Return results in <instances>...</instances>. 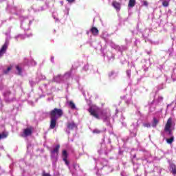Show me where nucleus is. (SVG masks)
<instances>
[{
	"mask_svg": "<svg viewBox=\"0 0 176 176\" xmlns=\"http://www.w3.org/2000/svg\"><path fill=\"white\" fill-rule=\"evenodd\" d=\"M63 115H64V112L61 109L54 108L50 112V129H51L52 130H53V129H56V126L57 124V120L58 119V118H61Z\"/></svg>",
	"mask_w": 176,
	"mask_h": 176,
	"instance_id": "f257e3e1",
	"label": "nucleus"
},
{
	"mask_svg": "<svg viewBox=\"0 0 176 176\" xmlns=\"http://www.w3.org/2000/svg\"><path fill=\"white\" fill-rule=\"evenodd\" d=\"M173 126V118H169L166 122V124H165L164 131L165 133H168L169 135H173V130H171V127Z\"/></svg>",
	"mask_w": 176,
	"mask_h": 176,
	"instance_id": "f03ea898",
	"label": "nucleus"
},
{
	"mask_svg": "<svg viewBox=\"0 0 176 176\" xmlns=\"http://www.w3.org/2000/svg\"><path fill=\"white\" fill-rule=\"evenodd\" d=\"M62 157L65 164L66 166H69V162L68 161V152L66 150H63L62 152Z\"/></svg>",
	"mask_w": 176,
	"mask_h": 176,
	"instance_id": "7ed1b4c3",
	"label": "nucleus"
},
{
	"mask_svg": "<svg viewBox=\"0 0 176 176\" xmlns=\"http://www.w3.org/2000/svg\"><path fill=\"white\" fill-rule=\"evenodd\" d=\"M88 112H89L91 116H94V118H96V119H100V116H98V113H97V111L93 109V107H89Z\"/></svg>",
	"mask_w": 176,
	"mask_h": 176,
	"instance_id": "20e7f679",
	"label": "nucleus"
},
{
	"mask_svg": "<svg viewBox=\"0 0 176 176\" xmlns=\"http://www.w3.org/2000/svg\"><path fill=\"white\" fill-rule=\"evenodd\" d=\"M32 134V128H27L23 130V134L21 135V137H28Z\"/></svg>",
	"mask_w": 176,
	"mask_h": 176,
	"instance_id": "39448f33",
	"label": "nucleus"
},
{
	"mask_svg": "<svg viewBox=\"0 0 176 176\" xmlns=\"http://www.w3.org/2000/svg\"><path fill=\"white\" fill-rule=\"evenodd\" d=\"M67 126L69 130H74V129H77L78 127L76 124H75L74 122H67Z\"/></svg>",
	"mask_w": 176,
	"mask_h": 176,
	"instance_id": "423d86ee",
	"label": "nucleus"
},
{
	"mask_svg": "<svg viewBox=\"0 0 176 176\" xmlns=\"http://www.w3.org/2000/svg\"><path fill=\"white\" fill-rule=\"evenodd\" d=\"M8 50V45L5 43L0 50V57H2L5 53H6V50Z\"/></svg>",
	"mask_w": 176,
	"mask_h": 176,
	"instance_id": "0eeeda50",
	"label": "nucleus"
},
{
	"mask_svg": "<svg viewBox=\"0 0 176 176\" xmlns=\"http://www.w3.org/2000/svg\"><path fill=\"white\" fill-rule=\"evenodd\" d=\"M91 34L94 36H97V35H98L100 31L98 30V29H97V28L96 27H92L90 30Z\"/></svg>",
	"mask_w": 176,
	"mask_h": 176,
	"instance_id": "6e6552de",
	"label": "nucleus"
},
{
	"mask_svg": "<svg viewBox=\"0 0 176 176\" xmlns=\"http://www.w3.org/2000/svg\"><path fill=\"white\" fill-rule=\"evenodd\" d=\"M112 5H113V8H115V9H116V10H118V11L120 10V3L117 2V1H113L112 3Z\"/></svg>",
	"mask_w": 176,
	"mask_h": 176,
	"instance_id": "1a4fd4ad",
	"label": "nucleus"
},
{
	"mask_svg": "<svg viewBox=\"0 0 176 176\" xmlns=\"http://www.w3.org/2000/svg\"><path fill=\"white\" fill-rule=\"evenodd\" d=\"M63 76L61 75H58L54 77V81L59 83V82H61L63 80Z\"/></svg>",
	"mask_w": 176,
	"mask_h": 176,
	"instance_id": "9d476101",
	"label": "nucleus"
},
{
	"mask_svg": "<svg viewBox=\"0 0 176 176\" xmlns=\"http://www.w3.org/2000/svg\"><path fill=\"white\" fill-rule=\"evenodd\" d=\"M170 170H171L172 174H173V175H176V166H175V164H170Z\"/></svg>",
	"mask_w": 176,
	"mask_h": 176,
	"instance_id": "9b49d317",
	"label": "nucleus"
},
{
	"mask_svg": "<svg viewBox=\"0 0 176 176\" xmlns=\"http://www.w3.org/2000/svg\"><path fill=\"white\" fill-rule=\"evenodd\" d=\"M135 6V0H129L128 8H134Z\"/></svg>",
	"mask_w": 176,
	"mask_h": 176,
	"instance_id": "f8f14e48",
	"label": "nucleus"
},
{
	"mask_svg": "<svg viewBox=\"0 0 176 176\" xmlns=\"http://www.w3.org/2000/svg\"><path fill=\"white\" fill-rule=\"evenodd\" d=\"M58 151H60V144L56 146V147L51 151V153H58Z\"/></svg>",
	"mask_w": 176,
	"mask_h": 176,
	"instance_id": "ddd939ff",
	"label": "nucleus"
},
{
	"mask_svg": "<svg viewBox=\"0 0 176 176\" xmlns=\"http://www.w3.org/2000/svg\"><path fill=\"white\" fill-rule=\"evenodd\" d=\"M162 1V6H164V8H168V5H170V1H167V0H160Z\"/></svg>",
	"mask_w": 176,
	"mask_h": 176,
	"instance_id": "4468645a",
	"label": "nucleus"
},
{
	"mask_svg": "<svg viewBox=\"0 0 176 176\" xmlns=\"http://www.w3.org/2000/svg\"><path fill=\"white\" fill-rule=\"evenodd\" d=\"M159 124V121L157 120L156 118H153V124H152V127H156Z\"/></svg>",
	"mask_w": 176,
	"mask_h": 176,
	"instance_id": "2eb2a0df",
	"label": "nucleus"
},
{
	"mask_svg": "<svg viewBox=\"0 0 176 176\" xmlns=\"http://www.w3.org/2000/svg\"><path fill=\"white\" fill-rule=\"evenodd\" d=\"M8 135H9L8 132H2V133L0 134V140H3L4 138H7Z\"/></svg>",
	"mask_w": 176,
	"mask_h": 176,
	"instance_id": "dca6fc26",
	"label": "nucleus"
},
{
	"mask_svg": "<svg viewBox=\"0 0 176 176\" xmlns=\"http://www.w3.org/2000/svg\"><path fill=\"white\" fill-rule=\"evenodd\" d=\"M166 142L167 144H173V142H174V136H171L170 138L166 139Z\"/></svg>",
	"mask_w": 176,
	"mask_h": 176,
	"instance_id": "f3484780",
	"label": "nucleus"
},
{
	"mask_svg": "<svg viewBox=\"0 0 176 176\" xmlns=\"http://www.w3.org/2000/svg\"><path fill=\"white\" fill-rule=\"evenodd\" d=\"M69 106L70 107V108H72V109H75V108H76V107L75 106V103H74L73 101L69 102Z\"/></svg>",
	"mask_w": 176,
	"mask_h": 176,
	"instance_id": "a211bd4d",
	"label": "nucleus"
},
{
	"mask_svg": "<svg viewBox=\"0 0 176 176\" xmlns=\"http://www.w3.org/2000/svg\"><path fill=\"white\" fill-rule=\"evenodd\" d=\"M16 69L18 71V75H21V68L20 67V66L16 65Z\"/></svg>",
	"mask_w": 176,
	"mask_h": 176,
	"instance_id": "6ab92c4d",
	"label": "nucleus"
},
{
	"mask_svg": "<svg viewBox=\"0 0 176 176\" xmlns=\"http://www.w3.org/2000/svg\"><path fill=\"white\" fill-rule=\"evenodd\" d=\"M101 113L104 120H107L108 119V117H107V113H104L102 111Z\"/></svg>",
	"mask_w": 176,
	"mask_h": 176,
	"instance_id": "aec40b11",
	"label": "nucleus"
},
{
	"mask_svg": "<svg viewBox=\"0 0 176 176\" xmlns=\"http://www.w3.org/2000/svg\"><path fill=\"white\" fill-rule=\"evenodd\" d=\"M93 133H94V134H100V133H101V131H100V129H94V130L93 131Z\"/></svg>",
	"mask_w": 176,
	"mask_h": 176,
	"instance_id": "412c9836",
	"label": "nucleus"
},
{
	"mask_svg": "<svg viewBox=\"0 0 176 176\" xmlns=\"http://www.w3.org/2000/svg\"><path fill=\"white\" fill-rule=\"evenodd\" d=\"M144 127L151 128V124L150 123H144L143 124Z\"/></svg>",
	"mask_w": 176,
	"mask_h": 176,
	"instance_id": "4be33fe9",
	"label": "nucleus"
},
{
	"mask_svg": "<svg viewBox=\"0 0 176 176\" xmlns=\"http://www.w3.org/2000/svg\"><path fill=\"white\" fill-rule=\"evenodd\" d=\"M12 69V67H8V68H7V70H6L5 72H4V74H8L9 73V71H10Z\"/></svg>",
	"mask_w": 176,
	"mask_h": 176,
	"instance_id": "5701e85b",
	"label": "nucleus"
},
{
	"mask_svg": "<svg viewBox=\"0 0 176 176\" xmlns=\"http://www.w3.org/2000/svg\"><path fill=\"white\" fill-rule=\"evenodd\" d=\"M68 3H75L76 0H66Z\"/></svg>",
	"mask_w": 176,
	"mask_h": 176,
	"instance_id": "b1692460",
	"label": "nucleus"
},
{
	"mask_svg": "<svg viewBox=\"0 0 176 176\" xmlns=\"http://www.w3.org/2000/svg\"><path fill=\"white\" fill-rule=\"evenodd\" d=\"M12 94V92L10 91H8L5 93V96H10Z\"/></svg>",
	"mask_w": 176,
	"mask_h": 176,
	"instance_id": "393cba45",
	"label": "nucleus"
},
{
	"mask_svg": "<svg viewBox=\"0 0 176 176\" xmlns=\"http://www.w3.org/2000/svg\"><path fill=\"white\" fill-rule=\"evenodd\" d=\"M42 176H52V175H50V173H46L43 172Z\"/></svg>",
	"mask_w": 176,
	"mask_h": 176,
	"instance_id": "a878e982",
	"label": "nucleus"
},
{
	"mask_svg": "<svg viewBox=\"0 0 176 176\" xmlns=\"http://www.w3.org/2000/svg\"><path fill=\"white\" fill-rule=\"evenodd\" d=\"M143 5H144V6H148V1H144L143 2Z\"/></svg>",
	"mask_w": 176,
	"mask_h": 176,
	"instance_id": "bb28decb",
	"label": "nucleus"
}]
</instances>
